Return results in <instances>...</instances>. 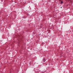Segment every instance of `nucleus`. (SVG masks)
<instances>
[{"instance_id":"nucleus-2","label":"nucleus","mask_w":73,"mask_h":73,"mask_svg":"<svg viewBox=\"0 0 73 73\" xmlns=\"http://www.w3.org/2000/svg\"><path fill=\"white\" fill-rule=\"evenodd\" d=\"M63 3V2L62 1H61V4H62Z\"/></svg>"},{"instance_id":"nucleus-1","label":"nucleus","mask_w":73,"mask_h":73,"mask_svg":"<svg viewBox=\"0 0 73 73\" xmlns=\"http://www.w3.org/2000/svg\"><path fill=\"white\" fill-rule=\"evenodd\" d=\"M43 61L44 62H45V61H46V60H45V58L43 59Z\"/></svg>"}]
</instances>
